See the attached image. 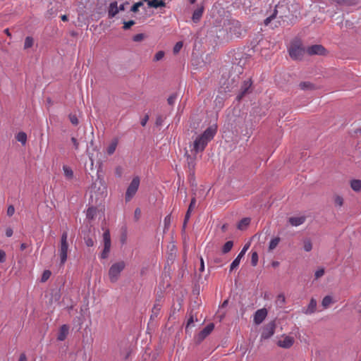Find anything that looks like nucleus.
Segmentation results:
<instances>
[{
	"label": "nucleus",
	"instance_id": "f257e3e1",
	"mask_svg": "<svg viewBox=\"0 0 361 361\" xmlns=\"http://www.w3.org/2000/svg\"><path fill=\"white\" fill-rule=\"evenodd\" d=\"M126 267V263L123 261H119L113 264L109 270V276L111 283H116L120 276L121 273Z\"/></svg>",
	"mask_w": 361,
	"mask_h": 361
},
{
	"label": "nucleus",
	"instance_id": "f03ea898",
	"mask_svg": "<svg viewBox=\"0 0 361 361\" xmlns=\"http://www.w3.org/2000/svg\"><path fill=\"white\" fill-rule=\"evenodd\" d=\"M290 57L294 61H301L306 53V48L302 44H293L288 49Z\"/></svg>",
	"mask_w": 361,
	"mask_h": 361
},
{
	"label": "nucleus",
	"instance_id": "7ed1b4c3",
	"mask_svg": "<svg viewBox=\"0 0 361 361\" xmlns=\"http://www.w3.org/2000/svg\"><path fill=\"white\" fill-rule=\"evenodd\" d=\"M140 178L138 176H135L133 178L126 192V202L130 201L133 196L136 194L140 185Z\"/></svg>",
	"mask_w": 361,
	"mask_h": 361
},
{
	"label": "nucleus",
	"instance_id": "20e7f679",
	"mask_svg": "<svg viewBox=\"0 0 361 361\" xmlns=\"http://www.w3.org/2000/svg\"><path fill=\"white\" fill-rule=\"evenodd\" d=\"M68 239V233L67 232H63L61 235V245L59 248V255L61 259V264H63L67 259V253L68 249V244L67 242Z\"/></svg>",
	"mask_w": 361,
	"mask_h": 361
},
{
	"label": "nucleus",
	"instance_id": "39448f33",
	"mask_svg": "<svg viewBox=\"0 0 361 361\" xmlns=\"http://www.w3.org/2000/svg\"><path fill=\"white\" fill-rule=\"evenodd\" d=\"M104 249L101 253L100 257L102 259H106L111 250V236L109 229H106L103 233Z\"/></svg>",
	"mask_w": 361,
	"mask_h": 361
},
{
	"label": "nucleus",
	"instance_id": "423d86ee",
	"mask_svg": "<svg viewBox=\"0 0 361 361\" xmlns=\"http://www.w3.org/2000/svg\"><path fill=\"white\" fill-rule=\"evenodd\" d=\"M306 53L310 56H326L328 54V51L322 44H314L306 48Z\"/></svg>",
	"mask_w": 361,
	"mask_h": 361
},
{
	"label": "nucleus",
	"instance_id": "0eeeda50",
	"mask_svg": "<svg viewBox=\"0 0 361 361\" xmlns=\"http://www.w3.org/2000/svg\"><path fill=\"white\" fill-rule=\"evenodd\" d=\"M228 27L226 28L228 32L231 35H234L236 37H239L241 35V25L237 20H229Z\"/></svg>",
	"mask_w": 361,
	"mask_h": 361
},
{
	"label": "nucleus",
	"instance_id": "6e6552de",
	"mask_svg": "<svg viewBox=\"0 0 361 361\" xmlns=\"http://www.w3.org/2000/svg\"><path fill=\"white\" fill-rule=\"evenodd\" d=\"M276 329L275 321H271L264 326L261 334L262 339H268L274 335Z\"/></svg>",
	"mask_w": 361,
	"mask_h": 361
},
{
	"label": "nucleus",
	"instance_id": "1a4fd4ad",
	"mask_svg": "<svg viewBox=\"0 0 361 361\" xmlns=\"http://www.w3.org/2000/svg\"><path fill=\"white\" fill-rule=\"evenodd\" d=\"M214 324L209 323L207 324L197 336L195 338V342L197 344H200L211 332L214 330Z\"/></svg>",
	"mask_w": 361,
	"mask_h": 361
},
{
	"label": "nucleus",
	"instance_id": "9d476101",
	"mask_svg": "<svg viewBox=\"0 0 361 361\" xmlns=\"http://www.w3.org/2000/svg\"><path fill=\"white\" fill-rule=\"evenodd\" d=\"M217 126L216 125L209 126L200 136V140L204 139L207 142L213 139L216 133Z\"/></svg>",
	"mask_w": 361,
	"mask_h": 361
},
{
	"label": "nucleus",
	"instance_id": "9b49d317",
	"mask_svg": "<svg viewBox=\"0 0 361 361\" xmlns=\"http://www.w3.org/2000/svg\"><path fill=\"white\" fill-rule=\"evenodd\" d=\"M252 84V82L250 79L243 82V85H241L240 92L236 97L238 101L241 100L247 93L250 92Z\"/></svg>",
	"mask_w": 361,
	"mask_h": 361
},
{
	"label": "nucleus",
	"instance_id": "f8f14e48",
	"mask_svg": "<svg viewBox=\"0 0 361 361\" xmlns=\"http://www.w3.org/2000/svg\"><path fill=\"white\" fill-rule=\"evenodd\" d=\"M286 8H287L286 6H284L283 5H279V4L276 5L275 8L274 9L272 13L264 20V24L265 25H268L271 23V20H273L274 19H275L277 17L279 11L282 13V11H283Z\"/></svg>",
	"mask_w": 361,
	"mask_h": 361
},
{
	"label": "nucleus",
	"instance_id": "ddd939ff",
	"mask_svg": "<svg viewBox=\"0 0 361 361\" xmlns=\"http://www.w3.org/2000/svg\"><path fill=\"white\" fill-rule=\"evenodd\" d=\"M267 315V310L265 308L257 310L254 315V322L256 324H261Z\"/></svg>",
	"mask_w": 361,
	"mask_h": 361
},
{
	"label": "nucleus",
	"instance_id": "4468645a",
	"mask_svg": "<svg viewBox=\"0 0 361 361\" xmlns=\"http://www.w3.org/2000/svg\"><path fill=\"white\" fill-rule=\"evenodd\" d=\"M187 156V164H188V168L189 170V176L191 178H195V158L191 157L190 154H188V153L185 154Z\"/></svg>",
	"mask_w": 361,
	"mask_h": 361
},
{
	"label": "nucleus",
	"instance_id": "2eb2a0df",
	"mask_svg": "<svg viewBox=\"0 0 361 361\" xmlns=\"http://www.w3.org/2000/svg\"><path fill=\"white\" fill-rule=\"evenodd\" d=\"M207 143L208 142L204 140V139L200 140V136L197 137L194 141L193 146V150L195 151V154H197L198 152L203 151Z\"/></svg>",
	"mask_w": 361,
	"mask_h": 361
},
{
	"label": "nucleus",
	"instance_id": "dca6fc26",
	"mask_svg": "<svg viewBox=\"0 0 361 361\" xmlns=\"http://www.w3.org/2000/svg\"><path fill=\"white\" fill-rule=\"evenodd\" d=\"M294 343V338L291 336H285L283 339L279 340L277 342V345L279 347L283 348H290Z\"/></svg>",
	"mask_w": 361,
	"mask_h": 361
},
{
	"label": "nucleus",
	"instance_id": "f3484780",
	"mask_svg": "<svg viewBox=\"0 0 361 361\" xmlns=\"http://www.w3.org/2000/svg\"><path fill=\"white\" fill-rule=\"evenodd\" d=\"M204 5L198 6V7L194 11L192 16V20L193 21V23H197L200 20L204 13Z\"/></svg>",
	"mask_w": 361,
	"mask_h": 361
},
{
	"label": "nucleus",
	"instance_id": "a211bd4d",
	"mask_svg": "<svg viewBox=\"0 0 361 361\" xmlns=\"http://www.w3.org/2000/svg\"><path fill=\"white\" fill-rule=\"evenodd\" d=\"M68 331L69 326L67 324H63L59 329L57 340L60 341H64L68 334Z\"/></svg>",
	"mask_w": 361,
	"mask_h": 361
},
{
	"label": "nucleus",
	"instance_id": "6ab92c4d",
	"mask_svg": "<svg viewBox=\"0 0 361 361\" xmlns=\"http://www.w3.org/2000/svg\"><path fill=\"white\" fill-rule=\"evenodd\" d=\"M306 220L305 216H292L288 219L289 224L293 226H298L305 223Z\"/></svg>",
	"mask_w": 361,
	"mask_h": 361
},
{
	"label": "nucleus",
	"instance_id": "aec40b11",
	"mask_svg": "<svg viewBox=\"0 0 361 361\" xmlns=\"http://www.w3.org/2000/svg\"><path fill=\"white\" fill-rule=\"evenodd\" d=\"M118 8L117 1H113L109 4L108 9V17L109 18H112L115 17L118 13Z\"/></svg>",
	"mask_w": 361,
	"mask_h": 361
},
{
	"label": "nucleus",
	"instance_id": "412c9836",
	"mask_svg": "<svg viewBox=\"0 0 361 361\" xmlns=\"http://www.w3.org/2000/svg\"><path fill=\"white\" fill-rule=\"evenodd\" d=\"M338 6H354L357 5L358 0H330Z\"/></svg>",
	"mask_w": 361,
	"mask_h": 361
},
{
	"label": "nucleus",
	"instance_id": "4be33fe9",
	"mask_svg": "<svg viewBox=\"0 0 361 361\" xmlns=\"http://www.w3.org/2000/svg\"><path fill=\"white\" fill-rule=\"evenodd\" d=\"M247 58V56L243 58L242 54H235V57L233 59V63H236L238 66L243 68L246 64Z\"/></svg>",
	"mask_w": 361,
	"mask_h": 361
},
{
	"label": "nucleus",
	"instance_id": "5701e85b",
	"mask_svg": "<svg viewBox=\"0 0 361 361\" xmlns=\"http://www.w3.org/2000/svg\"><path fill=\"white\" fill-rule=\"evenodd\" d=\"M317 308V300L314 298H312L310 301V303L307 307L302 312L305 314H311L316 311Z\"/></svg>",
	"mask_w": 361,
	"mask_h": 361
},
{
	"label": "nucleus",
	"instance_id": "b1692460",
	"mask_svg": "<svg viewBox=\"0 0 361 361\" xmlns=\"http://www.w3.org/2000/svg\"><path fill=\"white\" fill-rule=\"evenodd\" d=\"M299 87L302 90H314L317 88L314 84L309 81L301 82Z\"/></svg>",
	"mask_w": 361,
	"mask_h": 361
},
{
	"label": "nucleus",
	"instance_id": "393cba45",
	"mask_svg": "<svg viewBox=\"0 0 361 361\" xmlns=\"http://www.w3.org/2000/svg\"><path fill=\"white\" fill-rule=\"evenodd\" d=\"M147 5L149 8H157L159 7H165L166 3L163 0H149Z\"/></svg>",
	"mask_w": 361,
	"mask_h": 361
},
{
	"label": "nucleus",
	"instance_id": "a878e982",
	"mask_svg": "<svg viewBox=\"0 0 361 361\" xmlns=\"http://www.w3.org/2000/svg\"><path fill=\"white\" fill-rule=\"evenodd\" d=\"M195 204H196V198H195V197H193L191 199L190 203L189 204L188 209L185 216V221H189V219L190 218L191 212H192L193 208L195 207Z\"/></svg>",
	"mask_w": 361,
	"mask_h": 361
},
{
	"label": "nucleus",
	"instance_id": "bb28decb",
	"mask_svg": "<svg viewBox=\"0 0 361 361\" xmlns=\"http://www.w3.org/2000/svg\"><path fill=\"white\" fill-rule=\"evenodd\" d=\"M350 187L355 192H359L361 191V180L353 179L350 180Z\"/></svg>",
	"mask_w": 361,
	"mask_h": 361
},
{
	"label": "nucleus",
	"instance_id": "cd10ccee",
	"mask_svg": "<svg viewBox=\"0 0 361 361\" xmlns=\"http://www.w3.org/2000/svg\"><path fill=\"white\" fill-rule=\"evenodd\" d=\"M251 219L250 218H243L238 224L237 228L239 230H245L250 224Z\"/></svg>",
	"mask_w": 361,
	"mask_h": 361
},
{
	"label": "nucleus",
	"instance_id": "c85d7f7f",
	"mask_svg": "<svg viewBox=\"0 0 361 361\" xmlns=\"http://www.w3.org/2000/svg\"><path fill=\"white\" fill-rule=\"evenodd\" d=\"M97 208L94 207H89L87 210L86 216L89 220H93L97 215Z\"/></svg>",
	"mask_w": 361,
	"mask_h": 361
},
{
	"label": "nucleus",
	"instance_id": "c756f323",
	"mask_svg": "<svg viewBox=\"0 0 361 361\" xmlns=\"http://www.w3.org/2000/svg\"><path fill=\"white\" fill-rule=\"evenodd\" d=\"M160 310H161V305L158 302H156L152 307L150 319H152L154 317H157L158 314H159Z\"/></svg>",
	"mask_w": 361,
	"mask_h": 361
},
{
	"label": "nucleus",
	"instance_id": "7c9ffc66",
	"mask_svg": "<svg viewBox=\"0 0 361 361\" xmlns=\"http://www.w3.org/2000/svg\"><path fill=\"white\" fill-rule=\"evenodd\" d=\"M63 170L67 179L71 180L73 178V171L69 166H63Z\"/></svg>",
	"mask_w": 361,
	"mask_h": 361
},
{
	"label": "nucleus",
	"instance_id": "2f4dec72",
	"mask_svg": "<svg viewBox=\"0 0 361 361\" xmlns=\"http://www.w3.org/2000/svg\"><path fill=\"white\" fill-rule=\"evenodd\" d=\"M16 139L20 142L22 145H25L27 141V135L24 132H19L16 136Z\"/></svg>",
	"mask_w": 361,
	"mask_h": 361
},
{
	"label": "nucleus",
	"instance_id": "473e14b6",
	"mask_svg": "<svg viewBox=\"0 0 361 361\" xmlns=\"http://www.w3.org/2000/svg\"><path fill=\"white\" fill-rule=\"evenodd\" d=\"M233 246V242L232 240L227 241L222 247V253L226 254L230 252Z\"/></svg>",
	"mask_w": 361,
	"mask_h": 361
},
{
	"label": "nucleus",
	"instance_id": "72a5a7b5",
	"mask_svg": "<svg viewBox=\"0 0 361 361\" xmlns=\"http://www.w3.org/2000/svg\"><path fill=\"white\" fill-rule=\"evenodd\" d=\"M333 302L332 297L330 295L325 296L322 302V305L324 308H327Z\"/></svg>",
	"mask_w": 361,
	"mask_h": 361
},
{
	"label": "nucleus",
	"instance_id": "f704fd0d",
	"mask_svg": "<svg viewBox=\"0 0 361 361\" xmlns=\"http://www.w3.org/2000/svg\"><path fill=\"white\" fill-rule=\"evenodd\" d=\"M334 201L336 206L342 207L344 203L343 198L338 195H334Z\"/></svg>",
	"mask_w": 361,
	"mask_h": 361
},
{
	"label": "nucleus",
	"instance_id": "c9c22d12",
	"mask_svg": "<svg viewBox=\"0 0 361 361\" xmlns=\"http://www.w3.org/2000/svg\"><path fill=\"white\" fill-rule=\"evenodd\" d=\"M34 44V39L32 37L27 36L25 37L24 43V49H27L32 47Z\"/></svg>",
	"mask_w": 361,
	"mask_h": 361
},
{
	"label": "nucleus",
	"instance_id": "e433bc0d",
	"mask_svg": "<svg viewBox=\"0 0 361 361\" xmlns=\"http://www.w3.org/2000/svg\"><path fill=\"white\" fill-rule=\"evenodd\" d=\"M84 241L87 247H92L94 245V238L89 234L84 237Z\"/></svg>",
	"mask_w": 361,
	"mask_h": 361
},
{
	"label": "nucleus",
	"instance_id": "4c0bfd02",
	"mask_svg": "<svg viewBox=\"0 0 361 361\" xmlns=\"http://www.w3.org/2000/svg\"><path fill=\"white\" fill-rule=\"evenodd\" d=\"M279 241L280 238L279 237L273 238L269 243V250H273L274 249H275L276 247L278 245Z\"/></svg>",
	"mask_w": 361,
	"mask_h": 361
},
{
	"label": "nucleus",
	"instance_id": "58836bf2",
	"mask_svg": "<svg viewBox=\"0 0 361 361\" xmlns=\"http://www.w3.org/2000/svg\"><path fill=\"white\" fill-rule=\"evenodd\" d=\"M241 259L242 258L240 257H239L238 255L237 256V257L233 261V262L231 264L230 271H232L239 266Z\"/></svg>",
	"mask_w": 361,
	"mask_h": 361
},
{
	"label": "nucleus",
	"instance_id": "ea45409f",
	"mask_svg": "<svg viewBox=\"0 0 361 361\" xmlns=\"http://www.w3.org/2000/svg\"><path fill=\"white\" fill-rule=\"evenodd\" d=\"M51 275V272L49 270H44L41 277V282H46Z\"/></svg>",
	"mask_w": 361,
	"mask_h": 361
},
{
	"label": "nucleus",
	"instance_id": "a19ab883",
	"mask_svg": "<svg viewBox=\"0 0 361 361\" xmlns=\"http://www.w3.org/2000/svg\"><path fill=\"white\" fill-rule=\"evenodd\" d=\"M303 248L306 252H310L312 249V244L310 239H305L304 240Z\"/></svg>",
	"mask_w": 361,
	"mask_h": 361
},
{
	"label": "nucleus",
	"instance_id": "79ce46f5",
	"mask_svg": "<svg viewBox=\"0 0 361 361\" xmlns=\"http://www.w3.org/2000/svg\"><path fill=\"white\" fill-rule=\"evenodd\" d=\"M183 46V42L179 41V42H176L173 49V54H177L180 51Z\"/></svg>",
	"mask_w": 361,
	"mask_h": 361
},
{
	"label": "nucleus",
	"instance_id": "37998d69",
	"mask_svg": "<svg viewBox=\"0 0 361 361\" xmlns=\"http://www.w3.org/2000/svg\"><path fill=\"white\" fill-rule=\"evenodd\" d=\"M258 262V254L256 251L252 252L251 264L255 267Z\"/></svg>",
	"mask_w": 361,
	"mask_h": 361
},
{
	"label": "nucleus",
	"instance_id": "c03bdc74",
	"mask_svg": "<svg viewBox=\"0 0 361 361\" xmlns=\"http://www.w3.org/2000/svg\"><path fill=\"white\" fill-rule=\"evenodd\" d=\"M171 214H169L165 217L164 232H166V231L169 228V226L171 224Z\"/></svg>",
	"mask_w": 361,
	"mask_h": 361
},
{
	"label": "nucleus",
	"instance_id": "a18cd8bd",
	"mask_svg": "<svg viewBox=\"0 0 361 361\" xmlns=\"http://www.w3.org/2000/svg\"><path fill=\"white\" fill-rule=\"evenodd\" d=\"M68 118H69V120H70L71 123L73 126H78V125L79 121H78V117H77V116L75 114H70L69 116H68Z\"/></svg>",
	"mask_w": 361,
	"mask_h": 361
},
{
	"label": "nucleus",
	"instance_id": "49530a36",
	"mask_svg": "<svg viewBox=\"0 0 361 361\" xmlns=\"http://www.w3.org/2000/svg\"><path fill=\"white\" fill-rule=\"evenodd\" d=\"M143 6V2L142 1H138L135 4H134L131 8H130V11L133 12V13H137L139 10V8L142 6Z\"/></svg>",
	"mask_w": 361,
	"mask_h": 361
},
{
	"label": "nucleus",
	"instance_id": "de8ad7c7",
	"mask_svg": "<svg viewBox=\"0 0 361 361\" xmlns=\"http://www.w3.org/2000/svg\"><path fill=\"white\" fill-rule=\"evenodd\" d=\"M135 24V22L133 20L128 21H123V30H129L133 25Z\"/></svg>",
	"mask_w": 361,
	"mask_h": 361
},
{
	"label": "nucleus",
	"instance_id": "09e8293b",
	"mask_svg": "<svg viewBox=\"0 0 361 361\" xmlns=\"http://www.w3.org/2000/svg\"><path fill=\"white\" fill-rule=\"evenodd\" d=\"M177 97H178L177 93H173L171 96H169V97L167 99L168 104L171 106L173 105L174 104L175 101L176 100Z\"/></svg>",
	"mask_w": 361,
	"mask_h": 361
},
{
	"label": "nucleus",
	"instance_id": "8fccbe9b",
	"mask_svg": "<svg viewBox=\"0 0 361 361\" xmlns=\"http://www.w3.org/2000/svg\"><path fill=\"white\" fill-rule=\"evenodd\" d=\"M164 56V51H159L158 52L156 53L154 57V61H160L161 59H162Z\"/></svg>",
	"mask_w": 361,
	"mask_h": 361
},
{
	"label": "nucleus",
	"instance_id": "3c124183",
	"mask_svg": "<svg viewBox=\"0 0 361 361\" xmlns=\"http://www.w3.org/2000/svg\"><path fill=\"white\" fill-rule=\"evenodd\" d=\"M144 38H145V35L142 33H140V34H137V35H134L133 37V40L134 42H138L142 41L144 39Z\"/></svg>",
	"mask_w": 361,
	"mask_h": 361
},
{
	"label": "nucleus",
	"instance_id": "603ef678",
	"mask_svg": "<svg viewBox=\"0 0 361 361\" xmlns=\"http://www.w3.org/2000/svg\"><path fill=\"white\" fill-rule=\"evenodd\" d=\"M116 147V143H111L108 147V149H107L108 154H112L115 152Z\"/></svg>",
	"mask_w": 361,
	"mask_h": 361
},
{
	"label": "nucleus",
	"instance_id": "864d4df0",
	"mask_svg": "<svg viewBox=\"0 0 361 361\" xmlns=\"http://www.w3.org/2000/svg\"><path fill=\"white\" fill-rule=\"evenodd\" d=\"M250 247V244L249 243H247L244 245L243 248L242 249V250L240 252V253L238 254V256L240 257L241 258L243 257V256L245 255L246 251L247 250V249L249 248Z\"/></svg>",
	"mask_w": 361,
	"mask_h": 361
},
{
	"label": "nucleus",
	"instance_id": "5fc2aeb1",
	"mask_svg": "<svg viewBox=\"0 0 361 361\" xmlns=\"http://www.w3.org/2000/svg\"><path fill=\"white\" fill-rule=\"evenodd\" d=\"M324 269L323 268L318 269L316 271L314 274L315 279H317L320 277H322L324 274Z\"/></svg>",
	"mask_w": 361,
	"mask_h": 361
},
{
	"label": "nucleus",
	"instance_id": "6e6d98bb",
	"mask_svg": "<svg viewBox=\"0 0 361 361\" xmlns=\"http://www.w3.org/2000/svg\"><path fill=\"white\" fill-rule=\"evenodd\" d=\"M15 212V208L13 205H10L7 209V215L11 216Z\"/></svg>",
	"mask_w": 361,
	"mask_h": 361
},
{
	"label": "nucleus",
	"instance_id": "4d7b16f0",
	"mask_svg": "<svg viewBox=\"0 0 361 361\" xmlns=\"http://www.w3.org/2000/svg\"><path fill=\"white\" fill-rule=\"evenodd\" d=\"M5 261H6V252L4 250H0V262L3 263Z\"/></svg>",
	"mask_w": 361,
	"mask_h": 361
},
{
	"label": "nucleus",
	"instance_id": "13d9d810",
	"mask_svg": "<svg viewBox=\"0 0 361 361\" xmlns=\"http://www.w3.org/2000/svg\"><path fill=\"white\" fill-rule=\"evenodd\" d=\"M194 322V318H193V316L192 315H190V318L188 319V322H187V325H186V327H185V330L187 331V329H188V327L192 324Z\"/></svg>",
	"mask_w": 361,
	"mask_h": 361
},
{
	"label": "nucleus",
	"instance_id": "bf43d9fd",
	"mask_svg": "<svg viewBox=\"0 0 361 361\" xmlns=\"http://www.w3.org/2000/svg\"><path fill=\"white\" fill-rule=\"evenodd\" d=\"M149 120V116L147 114L144 116L143 118H142L141 121H140V124L142 126H145L147 121Z\"/></svg>",
	"mask_w": 361,
	"mask_h": 361
},
{
	"label": "nucleus",
	"instance_id": "052dcab7",
	"mask_svg": "<svg viewBox=\"0 0 361 361\" xmlns=\"http://www.w3.org/2000/svg\"><path fill=\"white\" fill-rule=\"evenodd\" d=\"M71 142H73V145H74V147L75 149H78V147H79V143L77 140V139L75 137H72L71 138Z\"/></svg>",
	"mask_w": 361,
	"mask_h": 361
},
{
	"label": "nucleus",
	"instance_id": "680f3d73",
	"mask_svg": "<svg viewBox=\"0 0 361 361\" xmlns=\"http://www.w3.org/2000/svg\"><path fill=\"white\" fill-rule=\"evenodd\" d=\"M128 4V1H126L123 4H121L119 6H118V11H125L126 9V6Z\"/></svg>",
	"mask_w": 361,
	"mask_h": 361
},
{
	"label": "nucleus",
	"instance_id": "e2e57ef3",
	"mask_svg": "<svg viewBox=\"0 0 361 361\" xmlns=\"http://www.w3.org/2000/svg\"><path fill=\"white\" fill-rule=\"evenodd\" d=\"M163 123V118L161 116H157L156 119V125L157 126H161Z\"/></svg>",
	"mask_w": 361,
	"mask_h": 361
},
{
	"label": "nucleus",
	"instance_id": "0e129e2a",
	"mask_svg": "<svg viewBox=\"0 0 361 361\" xmlns=\"http://www.w3.org/2000/svg\"><path fill=\"white\" fill-rule=\"evenodd\" d=\"M278 300H279L281 303L283 304V303L285 302V296H284L283 294H279V295H278Z\"/></svg>",
	"mask_w": 361,
	"mask_h": 361
},
{
	"label": "nucleus",
	"instance_id": "69168bd1",
	"mask_svg": "<svg viewBox=\"0 0 361 361\" xmlns=\"http://www.w3.org/2000/svg\"><path fill=\"white\" fill-rule=\"evenodd\" d=\"M13 233V230H12V228H8L6 230V235L7 237H11V236H12Z\"/></svg>",
	"mask_w": 361,
	"mask_h": 361
},
{
	"label": "nucleus",
	"instance_id": "338daca9",
	"mask_svg": "<svg viewBox=\"0 0 361 361\" xmlns=\"http://www.w3.org/2000/svg\"><path fill=\"white\" fill-rule=\"evenodd\" d=\"M204 270V264L202 257H200V271L202 272Z\"/></svg>",
	"mask_w": 361,
	"mask_h": 361
},
{
	"label": "nucleus",
	"instance_id": "774afa93",
	"mask_svg": "<svg viewBox=\"0 0 361 361\" xmlns=\"http://www.w3.org/2000/svg\"><path fill=\"white\" fill-rule=\"evenodd\" d=\"M18 361H27V357L25 353H21Z\"/></svg>",
	"mask_w": 361,
	"mask_h": 361
}]
</instances>
